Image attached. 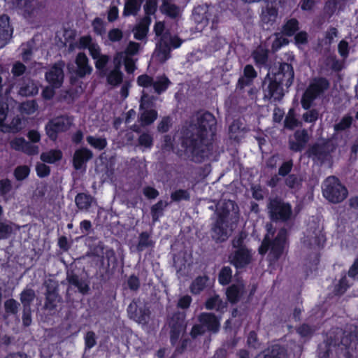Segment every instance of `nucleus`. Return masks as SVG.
<instances>
[{
	"mask_svg": "<svg viewBox=\"0 0 358 358\" xmlns=\"http://www.w3.org/2000/svg\"><path fill=\"white\" fill-rule=\"evenodd\" d=\"M341 337L335 334L334 331H329L327 334L324 341V349L320 348L319 356L320 358H345L343 356L344 346L341 345Z\"/></svg>",
	"mask_w": 358,
	"mask_h": 358,
	"instance_id": "obj_8",
	"label": "nucleus"
},
{
	"mask_svg": "<svg viewBox=\"0 0 358 358\" xmlns=\"http://www.w3.org/2000/svg\"><path fill=\"white\" fill-rule=\"evenodd\" d=\"M169 204L168 202H164L162 200H159L151 207V215L153 222H156L159 220V217L163 215L164 209Z\"/></svg>",
	"mask_w": 358,
	"mask_h": 358,
	"instance_id": "obj_47",
	"label": "nucleus"
},
{
	"mask_svg": "<svg viewBox=\"0 0 358 358\" xmlns=\"http://www.w3.org/2000/svg\"><path fill=\"white\" fill-rule=\"evenodd\" d=\"M151 22V17H143L140 20L134 30V36L135 39L143 41L146 38Z\"/></svg>",
	"mask_w": 358,
	"mask_h": 358,
	"instance_id": "obj_25",
	"label": "nucleus"
},
{
	"mask_svg": "<svg viewBox=\"0 0 358 358\" xmlns=\"http://www.w3.org/2000/svg\"><path fill=\"white\" fill-rule=\"evenodd\" d=\"M155 245V242L152 239L149 232L142 231L139 234L138 241L136 245V250L138 252H142L145 249H152Z\"/></svg>",
	"mask_w": 358,
	"mask_h": 358,
	"instance_id": "obj_29",
	"label": "nucleus"
},
{
	"mask_svg": "<svg viewBox=\"0 0 358 358\" xmlns=\"http://www.w3.org/2000/svg\"><path fill=\"white\" fill-rule=\"evenodd\" d=\"M268 50L262 46H259L252 52V56L257 67L262 68L268 66Z\"/></svg>",
	"mask_w": 358,
	"mask_h": 358,
	"instance_id": "obj_26",
	"label": "nucleus"
},
{
	"mask_svg": "<svg viewBox=\"0 0 358 358\" xmlns=\"http://www.w3.org/2000/svg\"><path fill=\"white\" fill-rule=\"evenodd\" d=\"M341 338V345L344 346L345 358H358V335L353 331H344Z\"/></svg>",
	"mask_w": 358,
	"mask_h": 358,
	"instance_id": "obj_11",
	"label": "nucleus"
},
{
	"mask_svg": "<svg viewBox=\"0 0 358 358\" xmlns=\"http://www.w3.org/2000/svg\"><path fill=\"white\" fill-rule=\"evenodd\" d=\"M242 123L238 120H234L229 127V134L231 138L236 139V135L242 130Z\"/></svg>",
	"mask_w": 358,
	"mask_h": 358,
	"instance_id": "obj_64",
	"label": "nucleus"
},
{
	"mask_svg": "<svg viewBox=\"0 0 358 358\" xmlns=\"http://www.w3.org/2000/svg\"><path fill=\"white\" fill-rule=\"evenodd\" d=\"M145 0H125L123 15H136Z\"/></svg>",
	"mask_w": 358,
	"mask_h": 358,
	"instance_id": "obj_33",
	"label": "nucleus"
},
{
	"mask_svg": "<svg viewBox=\"0 0 358 358\" xmlns=\"http://www.w3.org/2000/svg\"><path fill=\"white\" fill-rule=\"evenodd\" d=\"M30 173V169L27 165L17 166L13 171V176L17 181L25 180Z\"/></svg>",
	"mask_w": 358,
	"mask_h": 358,
	"instance_id": "obj_50",
	"label": "nucleus"
},
{
	"mask_svg": "<svg viewBox=\"0 0 358 358\" xmlns=\"http://www.w3.org/2000/svg\"><path fill=\"white\" fill-rule=\"evenodd\" d=\"M75 64L76 69L74 71V73L78 78H83L86 76L90 75L93 71V68L90 65L88 57L85 52L78 53Z\"/></svg>",
	"mask_w": 358,
	"mask_h": 358,
	"instance_id": "obj_18",
	"label": "nucleus"
},
{
	"mask_svg": "<svg viewBox=\"0 0 358 358\" xmlns=\"http://www.w3.org/2000/svg\"><path fill=\"white\" fill-rule=\"evenodd\" d=\"M8 117V105L0 102V131L3 133H15L20 131L21 119L17 115L13 117L10 122Z\"/></svg>",
	"mask_w": 358,
	"mask_h": 358,
	"instance_id": "obj_10",
	"label": "nucleus"
},
{
	"mask_svg": "<svg viewBox=\"0 0 358 358\" xmlns=\"http://www.w3.org/2000/svg\"><path fill=\"white\" fill-rule=\"evenodd\" d=\"M94 32L96 35L101 36L106 32L105 23L100 17H95L92 22Z\"/></svg>",
	"mask_w": 358,
	"mask_h": 358,
	"instance_id": "obj_59",
	"label": "nucleus"
},
{
	"mask_svg": "<svg viewBox=\"0 0 358 358\" xmlns=\"http://www.w3.org/2000/svg\"><path fill=\"white\" fill-rule=\"evenodd\" d=\"M232 269L229 266H224L219 271L217 280L220 285H228L231 282Z\"/></svg>",
	"mask_w": 358,
	"mask_h": 358,
	"instance_id": "obj_40",
	"label": "nucleus"
},
{
	"mask_svg": "<svg viewBox=\"0 0 358 358\" xmlns=\"http://www.w3.org/2000/svg\"><path fill=\"white\" fill-rule=\"evenodd\" d=\"M227 307V302L223 301L217 294H215L214 296L208 298L205 302V308L207 310H215L217 312L220 313H223Z\"/></svg>",
	"mask_w": 358,
	"mask_h": 358,
	"instance_id": "obj_27",
	"label": "nucleus"
},
{
	"mask_svg": "<svg viewBox=\"0 0 358 358\" xmlns=\"http://www.w3.org/2000/svg\"><path fill=\"white\" fill-rule=\"evenodd\" d=\"M14 29L7 14L0 15V48H4L13 37Z\"/></svg>",
	"mask_w": 358,
	"mask_h": 358,
	"instance_id": "obj_15",
	"label": "nucleus"
},
{
	"mask_svg": "<svg viewBox=\"0 0 358 358\" xmlns=\"http://www.w3.org/2000/svg\"><path fill=\"white\" fill-rule=\"evenodd\" d=\"M138 143L140 146L151 149L153 146V137L149 133L143 132L139 136Z\"/></svg>",
	"mask_w": 358,
	"mask_h": 358,
	"instance_id": "obj_55",
	"label": "nucleus"
},
{
	"mask_svg": "<svg viewBox=\"0 0 358 358\" xmlns=\"http://www.w3.org/2000/svg\"><path fill=\"white\" fill-rule=\"evenodd\" d=\"M171 84V80L164 74L161 76H158L156 81H153L152 87L157 94H161L166 91Z\"/></svg>",
	"mask_w": 358,
	"mask_h": 358,
	"instance_id": "obj_35",
	"label": "nucleus"
},
{
	"mask_svg": "<svg viewBox=\"0 0 358 358\" xmlns=\"http://www.w3.org/2000/svg\"><path fill=\"white\" fill-rule=\"evenodd\" d=\"M66 280L68 282V292L73 291L76 288L80 294L87 295L90 290L89 282L86 280L80 278L73 271L67 272ZM74 292H76V291L74 290Z\"/></svg>",
	"mask_w": 358,
	"mask_h": 358,
	"instance_id": "obj_14",
	"label": "nucleus"
},
{
	"mask_svg": "<svg viewBox=\"0 0 358 358\" xmlns=\"http://www.w3.org/2000/svg\"><path fill=\"white\" fill-rule=\"evenodd\" d=\"M350 284L347 279L346 274L344 273L338 282L334 286V292L336 296H341L345 293L348 289L350 287Z\"/></svg>",
	"mask_w": 358,
	"mask_h": 358,
	"instance_id": "obj_46",
	"label": "nucleus"
},
{
	"mask_svg": "<svg viewBox=\"0 0 358 358\" xmlns=\"http://www.w3.org/2000/svg\"><path fill=\"white\" fill-rule=\"evenodd\" d=\"M301 179L296 174H289L287 176L285 183L289 189L299 187L301 185Z\"/></svg>",
	"mask_w": 358,
	"mask_h": 358,
	"instance_id": "obj_62",
	"label": "nucleus"
},
{
	"mask_svg": "<svg viewBox=\"0 0 358 358\" xmlns=\"http://www.w3.org/2000/svg\"><path fill=\"white\" fill-rule=\"evenodd\" d=\"M186 315L184 313L176 312L168 320V324L170 327V341L172 345H176L180 334L186 329Z\"/></svg>",
	"mask_w": 358,
	"mask_h": 358,
	"instance_id": "obj_9",
	"label": "nucleus"
},
{
	"mask_svg": "<svg viewBox=\"0 0 358 358\" xmlns=\"http://www.w3.org/2000/svg\"><path fill=\"white\" fill-rule=\"evenodd\" d=\"M198 320L208 331L217 333L220 330V319L213 313H201Z\"/></svg>",
	"mask_w": 358,
	"mask_h": 358,
	"instance_id": "obj_19",
	"label": "nucleus"
},
{
	"mask_svg": "<svg viewBox=\"0 0 358 358\" xmlns=\"http://www.w3.org/2000/svg\"><path fill=\"white\" fill-rule=\"evenodd\" d=\"M94 197L89 194L78 193L75 197V202L80 210H88L94 201Z\"/></svg>",
	"mask_w": 358,
	"mask_h": 358,
	"instance_id": "obj_32",
	"label": "nucleus"
},
{
	"mask_svg": "<svg viewBox=\"0 0 358 358\" xmlns=\"http://www.w3.org/2000/svg\"><path fill=\"white\" fill-rule=\"evenodd\" d=\"M105 76L107 83L113 87H117L123 82L124 74L119 65H115Z\"/></svg>",
	"mask_w": 358,
	"mask_h": 358,
	"instance_id": "obj_30",
	"label": "nucleus"
},
{
	"mask_svg": "<svg viewBox=\"0 0 358 358\" xmlns=\"http://www.w3.org/2000/svg\"><path fill=\"white\" fill-rule=\"evenodd\" d=\"M295 141H289V148L293 152H301L308 141L309 136L306 129H298L294 134Z\"/></svg>",
	"mask_w": 358,
	"mask_h": 358,
	"instance_id": "obj_21",
	"label": "nucleus"
},
{
	"mask_svg": "<svg viewBox=\"0 0 358 358\" xmlns=\"http://www.w3.org/2000/svg\"><path fill=\"white\" fill-rule=\"evenodd\" d=\"M20 303L14 299H9L4 302L5 313L8 315H15L18 313Z\"/></svg>",
	"mask_w": 358,
	"mask_h": 358,
	"instance_id": "obj_51",
	"label": "nucleus"
},
{
	"mask_svg": "<svg viewBox=\"0 0 358 358\" xmlns=\"http://www.w3.org/2000/svg\"><path fill=\"white\" fill-rule=\"evenodd\" d=\"M38 87L33 80L28 79L20 87L19 94L23 96H31L37 94Z\"/></svg>",
	"mask_w": 358,
	"mask_h": 358,
	"instance_id": "obj_34",
	"label": "nucleus"
},
{
	"mask_svg": "<svg viewBox=\"0 0 358 358\" xmlns=\"http://www.w3.org/2000/svg\"><path fill=\"white\" fill-rule=\"evenodd\" d=\"M229 262L237 270L246 268L252 261V250L239 248L234 250L229 257Z\"/></svg>",
	"mask_w": 358,
	"mask_h": 358,
	"instance_id": "obj_12",
	"label": "nucleus"
},
{
	"mask_svg": "<svg viewBox=\"0 0 358 358\" xmlns=\"http://www.w3.org/2000/svg\"><path fill=\"white\" fill-rule=\"evenodd\" d=\"M46 81L52 88H59L64 82V73L61 65L55 64L45 75Z\"/></svg>",
	"mask_w": 358,
	"mask_h": 358,
	"instance_id": "obj_17",
	"label": "nucleus"
},
{
	"mask_svg": "<svg viewBox=\"0 0 358 358\" xmlns=\"http://www.w3.org/2000/svg\"><path fill=\"white\" fill-rule=\"evenodd\" d=\"M196 132L184 131L180 137V146L182 153L187 159L194 162H202L206 157V145L208 137L211 139L216 134L217 120L211 113L204 111L198 114L194 124Z\"/></svg>",
	"mask_w": 358,
	"mask_h": 358,
	"instance_id": "obj_1",
	"label": "nucleus"
},
{
	"mask_svg": "<svg viewBox=\"0 0 358 358\" xmlns=\"http://www.w3.org/2000/svg\"><path fill=\"white\" fill-rule=\"evenodd\" d=\"M227 228V223L215 220L211 228L213 239L216 243L225 241L228 238Z\"/></svg>",
	"mask_w": 358,
	"mask_h": 358,
	"instance_id": "obj_24",
	"label": "nucleus"
},
{
	"mask_svg": "<svg viewBox=\"0 0 358 358\" xmlns=\"http://www.w3.org/2000/svg\"><path fill=\"white\" fill-rule=\"evenodd\" d=\"M334 148L328 141L322 143H315L312 145L307 150L309 157L324 162L333 152Z\"/></svg>",
	"mask_w": 358,
	"mask_h": 358,
	"instance_id": "obj_13",
	"label": "nucleus"
},
{
	"mask_svg": "<svg viewBox=\"0 0 358 358\" xmlns=\"http://www.w3.org/2000/svg\"><path fill=\"white\" fill-rule=\"evenodd\" d=\"M253 81L254 80L243 76H241L236 83V90L240 94L244 92V89L246 87L252 86L253 85Z\"/></svg>",
	"mask_w": 358,
	"mask_h": 358,
	"instance_id": "obj_63",
	"label": "nucleus"
},
{
	"mask_svg": "<svg viewBox=\"0 0 358 358\" xmlns=\"http://www.w3.org/2000/svg\"><path fill=\"white\" fill-rule=\"evenodd\" d=\"M92 152L87 148L76 150L73 157V166L75 169L80 170L92 158Z\"/></svg>",
	"mask_w": 358,
	"mask_h": 358,
	"instance_id": "obj_22",
	"label": "nucleus"
},
{
	"mask_svg": "<svg viewBox=\"0 0 358 358\" xmlns=\"http://www.w3.org/2000/svg\"><path fill=\"white\" fill-rule=\"evenodd\" d=\"M130 318L138 323H145L149 316V310L143 307H138L136 303H131L127 308Z\"/></svg>",
	"mask_w": 358,
	"mask_h": 358,
	"instance_id": "obj_23",
	"label": "nucleus"
},
{
	"mask_svg": "<svg viewBox=\"0 0 358 358\" xmlns=\"http://www.w3.org/2000/svg\"><path fill=\"white\" fill-rule=\"evenodd\" d=\"M158 113L155 109L145 110L140 115V121L143 125L152 124L157 118Z\"/></svg>",
	"mask_w": 358,
	"mask_h": 358,
	"instance_id": "obj_42",
	"label": "nucleus"
},
{
	"mask_svg": "<svg viewBox=\"0 0 358 358\" xmlns=\"http://www.w3.org/2000/svg\"><path fill=\"white\" fill-rule=\"evenodd\" d=\"M302 115V119L305 122L315 124L319 118V112L317 109L310 108L307 110Z\"/></svg>",
	"mask_w": 358,
	"mask_h": 358,
	"instance_id": "obj_60",
	"label": "nucleus"
},
{
	"mask_svg": "<svg viewBox=\"0 0 358 358\" xmlns=\"http://www.w3.org/2000/svg\"><path fill=\"white\" fill-rule=\"evenodd\" d=\"M271 68L267 73L264 83L268 80V85L264 90V96L266 98L273 99L274 101H280L283 96V86L290 87L294 81V72L291 64L281 62L279 64L276 71L271 69L272 76H270Z\"/></svg>",
	"mask_w": 358,
	"mask_h": 358,
	"instance_id": "obj_2",
	"label": "nucleus"
},
{
	"mask_svg": "<svg viewBox=\"0 0 358 358\" xmlns=\"http://www.w3.org/2000/svg\"><path fill=\"white\" fill-rule=\"evenodd\" d=\"M59 296L56 289H48L45 294V308L50 310L55 309L57 306V302L59 301Z\"/></svg>",
	"mask_w": 358,
	"mask_h": 358,
	"instance_id": "obj_39",
	"label": "nucleus"
},
{
	"mask_svg": "<svg viewBox=\"0 0 358 358\" xmlns=\"http://www.w3.org/2000/svg\"><path fill=\"white\" fill-rule=\"evenodd\" d=\"M329 87L330 82L327 78L323 76L313 78L301 96L302 108L304 110L310 108L314 101L322 96Z\"/></svg>",
	"mask_w": 358,
	"mask_h": 358,
	"instance_id": "obj_4",
	"label": "nucleus"
},
{
	"mask_svg": "<svg viewBox=\"0 0 358 358\" xmlns=\"http://www.w3.org/2000/svg\"><path fill=\"white\" fill-rule=\"evenodd\" d=\"M274 231H268L263 238L258 248V252L261 255L268 253V260L271 263L278 262L285 252H287L289 242L288 231L285 227L280 228L276 236L271 238L270 234L273 235Z\"/></svg>",
	"mask_w": 358,
	"mask_h": 358,
	"instance_id": "obj_3",
	"label": "nucleus"
},
{
	"mask_svg": "<svg viewBox=\"0 0 358 358\" xmlns=\"http://www.w3.org/2000/svg\"><path fill=\"white\" fill-rule=\"evenodd\" d=\"M95 67L99 71L100 76H105L107 72L106 65L110 60L109 56L107 55H101L98 58L95 59Z\"/></svg>",
	"mask_w": 358,
	"mask_h": 358,
	"instance_id": "obj_48",
	"label": "nucleus"
},
{
	"mask_svg": "<svg viewBox=\"0 0 358 358\" xmlns=\"http://www.w3.org/2000/svg\"><path fill=\"white\" fill-rule=\"evenodd\" d=\"M294 166V162L292 159L285 161L280 166L278 171V174L282 177H286L289 175Z\"/></svg>",
	"mask_w": 358,
	"mask_h": 358,
	"instance_id": "obj_56",
	"label": "nucleus"
},
{
	"mask_svg": "<svg viewBox=\"0 0 358 358\" xmlns=\"http://www.w3.org/2000/svg\"><path fill=\"white\" fill-rule=\"evenodd\" d=\"M208 280L209 277L206 275L197 276L189 286L190 292L194 295L200 294L206 289Z\"/></svg>",
	"mask_w": 358,
	"mask_h": 358,
	"instance_id": "obj_31",
	"label": "nucleus"
},
{
	"mask_svg": "<svg viewBox=\"0 0 358 358\" xmlns=\"http://www.w3.org/2000/svg\"><path fill=\"white\" fill-rule=\"evenodd\" d=\"M174 138L170 134H165L162 137L161 148L164 152H171L173 150Z\"/></svg>",
	"mask_w": 358,
	"mask_h": 358,
	"instance_id": "obj_61",
	"label": "nucleus"
},
{
	"mask_svg": "<svg viewBox=\"0 0 358 358\" xmlns=\"http://www.w3.org/2000/svg\"><path fill=\"white\" fill-rule=\"evenodd\" d=\"M161 12L166 16L175 19L179 15V8L178 6L171 3H164L160 6Z\"/></svg>",
	"mask_w": 358,
	"mask_h": 358,
	"instance_id": "obj_44",
	"label": "nucleus"
},
{
	"mask_svg": "<svg viewBox=\"0 0 358 358\" xmlns=\"http://www.w3.org/2000/svg\"><path fill=\"white\" fill-rule=\"evenodd\" d=\"M158 50V56L161 57L162 62H166L171 57V47L169 43L164 38H160L159 42L157 44Z\"/></svg>",
	"mask_w": 358,
	"mask_h": 358,
	"instance_id": "obj_37",
	"label": "nucleus"
},
{
	"mask_svg": "<svg viewBox=\"0 0 358 358\" xmlns=\"http://www.w3.org/2000/svg\"><path fill=\"white\" fill-rule=\"evenodd\" d=\"M294 43L298 48L308 43V34L306 31H298L294 36Z\"/></svg>",
	"mask_w": 358,
	"mask_h": 358,
	"instance_id": "obj_54",
	"label": "nucleus"
},
{
	"mask_svg": "<svg viewBox=\"0 0 358 358\" xmlns=\"http://www.w3.org/2000/svg\"><path fill=\"white\" fill-rule=\"evenodd\" d=\"M245 292V285L243 280L229 285L225 292L227 301L232 305L237 304Z\"/></svg>",
	"mask_w": 358,
	"mask_h": 358,
	"instance_id": "obj_16",
	"label": "nucleus"
},
{
	"mask_svg": "<svg viewBox=\"0 0 358 358\" xmlns=\"http://www.w3.org/2000/svg\"><path fill=\"white\" fill-rule=\"evenodd\" d=\"M296 332L301 337L307 338L313 335L315 329L312 326L303 323L296 328Z\"/></svg>",
	"mask_w": 358,
	"mask_h": 358,
	"instance_id": "obj_58",
	"label": "nucleus"
},
{
	"mask_svg": "<svg viewBox=\"0 0 358 358\" xmlns=\"http://www.w3.org/2000/svg\"><path fill=\"white\" fill-rule=\"evenodd\" d=\"M300 29V23L295 17L285 21L282 26L281 33L287 37L293 36Z\"/></svg>",
	"mask_w": 358,
	"mask_h": 358,
	"instance_id": "obj_28",
	"label": "nucleus"
},
{
	"mask_svg": "<svg viewBox=\"0 0 358 358\" xmlns=\"http://www.w3.org/2000/svg\"><path fill=\"white\" fill-rule=\"evenodd\" d=\"M287 349L280 345L273 344L257 354L255 358H287Z\"/></svg>",
	"mask_w": 358,
	"mask_h": 358,
	"instance_id": "obj_20",
	"label": "nucleus"
},
{
	"mask_svg": "<svg viewBox=\"0 0 358 358\" xmlns=\"http://www.w3.org/2000/svg\"><path fill=\"white\" fill-rule=\"evenodd\" d=\"M172 118L170 116H164L159 122L157 129L158 132L164 134L170 130V129L172 127Z\"/></svg>",
	"mask_w": 358,
	"mask_h": 358,
	"instance_id": "obj_53",
	"label": "nucleus"
},
{
	"mask_svg": "<svg viewBox=\"0 0 358 358\" xmlns=\"http://www.w3.org/2000/svg\"><path fill=\"white\" fill-rule=\"evenodd\" d=\"M322 194L329 202L339 203L347 197L348 191L337 177L329 176L324 181Z\"/></svg>",
	"mask_w": 358,
	"mask_h": 358,
	"instance_id": "obj_5",
	"label": "nucleus"
},
{
	"mask_svg": "<svg viewBox=\"0 0 358 358\" xmlns=\"http://www.w3.org/2000/svg\"><path fill=\"white\" fill-rule=\"evenodd\" d=\"M352 121L353 118L350 115H345L334 125V130L337 132L345 131L351 127Z\"/></svg>",
	"mask_w": 358,
	"mask_h": 358,
	"instance_id": "obj_52",
	"label": "nucleus"
},
{
	"mask_svg": "<svg viewBox=\"0 0 358 358\" xmlns=\"http://www.w3.org/2000/svg\"><path fill=\"white\" fill-rule=\"evenodd\" d=\"M139 48H140L139 43H138L136 42H134V41H130L128 43V45H127L124 52H120L118 55L120 57H122V55L124 54L125 55L124 57H131L132 56L136 55V54H138V52L139 51Z\"/></svg>",
	"mask_w": 358,
	"mask_h": 358,
	"instance_id": "obj_57",
	"label": "nucleus"
},
{
	"mask_svg": "<svg viewBox=\"0 0 358 358\" xmlns=\"http://www.w3.org/2000/svg\"><path fill=\"white\" fill-rule=\"evenodd\" d=\"M269 217L275 222H287L292 217V207L282 199L274 197L269 199L267 206Z\"/></svg>",
	"mask_w": 358,
	"mask_h": 358,
	"instance_id": "obj_6",
	"label": "nucleus"
},
{
	"mask_svg": "<svg viewBox=\"0 0 358 358\" xmlns=\"http://www.w3.org/2000/svg\"><path fill=\"white\" fill-rule=\"evenodd\" d=\"M170 198L171 202L189 201L190 200V194L187 189H178L171 193Z\"/></svg>",
	"mask_w": 358,
	"mask_h": 358,
	"instance_id": "obj_49",
	"label": "nucleus"
},
{
	"mask_svg": "<svg viewBox=\"0 0 358 358\" xmlns=\"http://www.w3.org/2000/svg\"><path fill=\"white\" fill-rule=\"evenodd\" d=\"M301 122L296 118L294 109H289L284 120L285 128L289 130H293L296 127L301 126Z\"/></svg>",
	"mask_w": 358,
	"mask_h": 358,
	"instance_id": "obj_41",
	"label": "nucleus"
},
{
	"mask_svg": "<svg viewBox=\"0 0 358 358\" xmlns=\"http://www.w3.org/2000/svg\"><path fill=\"white\" fill-rule=\"evenodd\" d=\"M278 10L274 7H267L261 14V20L264 24L272 25L276 20Z\"/></svg>",
	"mask_w": 358,
	"mask_h": 358,
	"instance_id": "obj_36",
	"label": "nucleus"
},
{
	"mask_svg": "<svg viewBox=\"0 0 358 358\" xmlns=\"http://www.w3.org/2000/svg\"><path fill=\"white\" fill-rule=\"evenodd\" d=\"M87 142L94 149L99 150H104L108 145L107 140L104 137H94L93 136H87Z\"/></svg>",
	"mask_w": 358,
	"mask_h": 358,
	"instance_id": "obj_45",
	"label": "nucleus"
},
{
	"mask_svg": "<svg viewBox=\"0 0 358 358\" xmlns=\"http://www.w3.org/2000/svg\"><path fill=\"white\" fill-rule=\"evenodd\" d=\"M36 297L34 291L32 289H25L20 294V301L23 308H31V304Z\"/></svg>",
	"mask_w": 358,
	"mask_h": 358,
	"instance_id": "obj_43",
	"label": "nucleus"
},
{
	"mask_svg": "<svg viewBox=\"0 0 358 358\" xmlns=\"http://www.w3.org/2000/svg\"><path fill=\"white\" fill-rule=\"evenodd\" d=\"M62 158V152L60 150H50L41 155V159L45 163L54 164Z\"/></svg>",
	"mask_w": 358,
	"mask_h": 358,
	"instance_id": "obj_38",
	"label": "nucleus"
},
{
	"mask_svg": "<svg viewBox=\"0 0 358 358\" xmlns=\"http://www.w3.org/2000/svg\"><path fill=\"white\" fill-rule=\"evenodd\" d=\"M73 117L67 115H61L50 119L45 126V134L49 139L55 142L60 133H65L73 124Z\"/></svg>",
	"mask_w": 358,
	"mask_h": 358,
	"instance_id": "obj_7",
	"label": "nucleus"
}]
</instances>
